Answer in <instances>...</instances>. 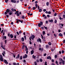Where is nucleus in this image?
Wrapping results in <instances>:
<instances>
[{
    "instance_id": "obj_1",
    "label": "nucleus",
    "mask_w": 65,
    "mask_h": 65,
    "mask_svg": "<svg viewBox=\"0 0 65 65\" xmlns=\"http://www.w3.org/2000/svg\"><path fill=\"white\" fill-rule=\"evenodd\" d=\"M39 62H40L39 60V59H37L36 60V61H35L34 62V64L35 65H37V63H39Z\"/></svg>"
},
{
    "instance_id": "obj_2",
    "label": "nucleus",
    "mask_w": 65,
    "mask_h": 65,
    "mask_svg": "<svg viewBox=\"0 0 65 65\" xmlns=\"http://www.w3.org/2000/svg\"><path fill=\"white\" fill-rule=\"evenodd\" d=\"M9 11H10V10H9V9H7L6 11L5 12V14H7L9 12Z\"/></svg>"
},
{
    "instance_id": "obj_3",
    "label": "nucleus",
    "mask_w": 65,
    "mask_h": 65,
    "mask_svg": "<svg viewBox=\"0 0 65 65\" xmlns=\"http://www.w3.org/2000/svg\"><path fill=\"white\" fill-rule=\"evenodd\" d=\"M43 25V23L41 21L40 22V23H39L38 24V26L39 27H40L41 26H42Z\"/></svg>"
},
{
    "instance_id": "obj_4",
    "label": "nucleus",
    "mask_w": 65,
    "mask_h": 65,
    "mask_svg": "<svg viewBox=\"0 0 65 65\" xmlns=\"http://www.w3.org/2000/svg\"><path fill=\"white\" fill-rule=\"evenodd\" d=\"M19 11H17L15 12L14 13L15 14H16L17 13V15H18V16H19L20 15V14H19Z\"/></svg>"
},
{
    "instance_id": "obj_5",
    "label": "nucleus",
    "mask_w": 65,
    "mask_h": 65,
    "mask_svg": "<svg viewBox=\"0 0 65 65\" xmlns=\"http://www.w3.org/2000/svg\"><path fill=\"white\" fill-rule=\"evenodd\" d=\"M30 38L31 39H32L33 40H34V39H33L35 38V36H34V35H32L31 36Z\"/></svg>"
},
{
    "instance_id": "obj_6",
    "label": "nucleus",
    "mask_w": 65,
    "mask_h": 65,
    "mask_svg": "<svg viewBox=\"0 0 65 65\" xmlns=\"http://www.w3.org/2000/svg\"><path fill=\"white\" fill-rule=\"evenodd\" d=\"M4 62L6 64V65H7V64H8V62H7V60H4Z\"/></svg>"
},
{
    "instance_id": "obj_7",
    "label": "nucleus",
    "mask_w": 65,
    "mask_h": 65,
    "mask_svg": "<svg viewBox=\"0 0 65 65\" xmlns=\"http://www.w3.org/2000/svg\"><path fill=\"white\" fill-rule=\"evenodd\" d=\"M11 2L12 3H15L17 2V1L15 0H11Z\"/></svg>"
},
{
    "instance_id": "obj_8",
    "label": "nucleus",
    "mask_w": 65,
    "mask_h": 65,
    "mask_svg": "<svg viewBox=\"0 0 65 65\" xmlns=\"http://www.w3.org/2000/svg\"><path fill=\"white\" fill-rule=\"evenodd\" d=\"M42 39H43V40L44 41H45V40H44L43 39H45V37H43V36H42Z\"/></svg>"
},
{
    "instance_id": "obj_9",
    "label": "nucleus",
    "mask_w": 65,
    "mask_h": 65,
    "mask_svg": "<svg viewBox=\"0 0 65 65\" xmlns=\"http://www.w3.org/2000/svg\"><path fill=\"white\" fill-rule=\"evenodd\" d=\"M0 60L2 62H3V57H1L0 58Z\"/></svg>"
},
{
    "instance_id": "obj_10",
    "label": "nucleus",
    "mask_w": 65,
    "mask_h": 65,
    "mask_svg": "<svg viewBox=\"0 0 65 65\" xmlns=\"http://www.w3.org/2000/svg\"><path fill=\"white\" fill-rule=\"evenodd\" d=\"M61 59V61H62V63L63 65H64L65 64V63L64 62V61L62 59Z\"/></svg>"
},
{
    "instance_id": "obj_11",
    "label": "nucleus",
    "mask_w": 65,
    "mask_h": 65,
    "mask_svg": "<svg viewBox=\"0 0 65 65\" xmlns=\"http://www.w3.org/2000/svg\"><path fill=\"white\" fill-rule=\"evenodd\" d=\"M37 41L38 42H39V41L40 42H41V39L40 38H39V39H38L37 40Z\"/></svg>"
},
{
    "instance_id": "obj_12",
    "label": "nucleus",
    "mask_w": 65,
    "mask_h": 65,
    "mask_svg": "<svg viewBox=\"0 0 65 65\" xmlns=\"http://www.w3.org/2000/svg\"><path fill=\"white\" fill-rule=\"evenodd\" d=\"M10 38H12L13 37V36L12 34H11L10 35Z\"/></svg>"
},
{
    "instance_id": "obj_13",
    "label": "nucleus",
    "mask_w": 65,
    "mask_h": 65,
    "mask_svg": "<svg viewBox=\"0 0 65 65\" xmlns=\"http://www.w3.org/2000/svg\"><path fill=\"white\" fill-rule=\"evenodd\" d=\"M59 36H61V37H62L63 36V35H62V34L61 33H59Z\"/></svg>"
},
{
    "instance_id": "obj_14",
    "label": "nucleus",
    "mask_w": 65,
    "mask_h": 65,
    "mask_svg": "<svg viewBox=\"0 0 65 65\" xmlns=\"http://www.w3.org/2000/svg\"><path fill=\"white\" fill-rule=\"evenodd\" d=\"M31 55H32L34 53V50H32L31 51Z\"/></svg>"
},
{
    "instance_id": "obj_15",
    "label": "nucleus",
    "mask_w": 65,
    "mask_h": 65,
    "mask_svg": "<svg viewBox=\"0 0 65 65\" xmlns=\"http://www.w3.org/2000/svg\"><path fill=\"white\" fill-rule=\"evenodd\" d=\"M45 34V31H43L42 32V35H44Z\"/></svg>"
},
{
    "instance_id": "obj_16",
    "label": "nucleus",
    "mask_w": 65,
    "mask_h": 65,
    "mask_svg": "<svg viewBox=\"0 0 65 65\" xmlns=\"http://www.w3.org/2000/svg\"><path fill=\"white\" fill-rule=\"evenodd\" d=\"M46 5L47 6H49V3L48 2H47L46 3Z\"/></svg>"
},
{
    "instance_id": "obj_17",
    "label": "nucleus",
    "mask_w": 65,
    "mask_h": 65,
    "mask_svg": "<svg viewBox=\"0 0 65 65\" xmlns=\"http://www.w3.org/2000/svg\"><path fill=\"white\" fill-rule=\"evenodd\" d=\"M21 40L22 41H24V38L22 37L21 39Z\"/></svg>"
},
{
    "instance_id": "obj_18",
    "label": "nucleus",
    "mask_w": 65,
    "mask_h": 65,
    "mask_svg": "<svg viewBox=\"0 0 65 65\" xmlns=\"http://www.w3.org/2000/svg\"><path fill=\"white\" fill-rule=\"evenodd\" d=\"M23 62L25 64H26V60H25L24 59L23 60Z\"/></svg>"
},
{
    "instance_id": "obj_19",
    "label": "nucleus",
    "mask_w": 65,
    "mask_h": 65,
    "mask_svg": "<svg viewBox=\"0 0 65 65\" xmlns=\"http://www.w3.org/2000/svg\"><path fill=\"white\" fill-rule=\"evenodd\" d=\"M40 61L41 62H42V61H43V60H42V59L40 58L39 59Z\"/></svg>"
},
{
    "instance_id": "obj_20",
    "label": "nucleus",
    "mask_w": 65,
    "mask_h": 65,
    "mask_svg": "<svg viewBox=\"0 0 65 65\" xmlns=\"http://www.w3.org/2000/svg\"><path fill=\"white\" fill-rule=\"evenodd\" d=\"M46 48H48V47H49V45H46Z\"/></svg>"
},
{
    "instance_id": "obj_21",
    "label": "nucleus",
    "mask_w": 65,
    "mask_h": 65,
    "mask_svg": "<svg viewBox=\"0 0 65 65\" xmlns=\"http://www.w3.org/2000/svg\"><path fill=\"white\" fill-rule=\"evenodd\" d=\"M47 59H50V60H51V57H47Z\"/></svg>"
},
{
    "instance_id": "obj_22",
    "label": "nucleus",
    "mask_w": 65,
    "mask_h": 65,
    "mask_svg": "<svg viewBox=\"0 0 65 65\" xmlns=\"http://www.w3.org/2000/svg\"><path fill=\"white\" fill-rule=\"evenodd\" d=\"M49 22H53V20H49Z\"/></svg>"
},
{
    "instance_id": "obj_23",
    "label": "nucleus",
    "mask_w": 65,
    "mask_h": 65,
    "mask_svg": "<svg viewBox=\"0 0 65 65\" xmlns=\"http://www.w3.org/2000/svg\"><path fill=\"white\" fill-rule=\"evenodd\" d=\"M39 12H41L42 11V9H40L39 10Z\"/></svg>"
},
{
    "instance_id": "obj_24",
    "label": "nucleus",
    "mask_w": 65,
    "mask_h": 65,
    "mask_svg": "<svg viewBox=\"0 0 65 65\" xmlns=\"http://www.w3.org/2000/svg\"><path fill=\"white\" fill-rule=\"evenodd\" d=\"M35 6H36V8H37V6H38V5H37V4H36L35 5Z\"/></svg>"
},
{
    "instance_id": "obj_25",
    "label": "nucleus",
    "mask_w": 65,
    "mask_h": 65,
    "mask_svg": "<svg viewBox=\"0 0 65 65\" xmlns=\"http://www.w3.org/2000/svg\"><path fill=\"white\" fill-rule=\"evenodd\" d=\"M22 18V19H25V17L24 16V15L22 16L21 17Z\"/></svg>"
},
{
    "instance_id": "obj_26",
    "label": "nucleus",
    "mask_w": 65,
    "mask_h": 65,
    "mask_svg": "<svg viewBox=\"0 0 65 65\" xmlns=\"http://www.w3.org/2000/svg\"><path fill=\"white\" fill-rule=\"evenodd\" d=\"M48 14H51V11H49L48 12Z\"/></svg>"
},
{
    "instance_id": "obj_27",
    "label": "nucleus",
    "mask_w": 65,
    "mask_h": 65,
    "mask_svg": "<svg viewBox=\"0 0 65 65\" xmlns=\"http://www.w3.org/2000/svg\"><path fill=\"white\" fill-rule=\"evenodd\" d=\"M13 64L14 65H17V64L15 62H13Z\"/></svg>"
},
{
    "instance_id": "obj_28",
    "label": "nucleus",
    "mask_w": 65,
    "mask_h": 65,
    "mask_svg": "<svg viewBox=\"0 0 65 65\" xmlns=\"http://www.w3.org/2000/svg\"><path fill=\"white\" fill-rule=\"evenodd\" d=\"M4 38L5 39H6V36H5L3 38V39H4Z\"/></svg>"
},
{
    "instance_id": "obj_29",
    "label": "nucleus",
    "mask_w": 65,
    "mask_h": 65,
    "mask_svg": "<svg viewBox=\"0 0 65 65\" xmlns=\"http://www.w3.org/2000/svg\"><path fill=\"white\" fill-rule=\"evenodd\" d=\"M28 57V55L27 54H25V56L24 57Z\"/></svg>"
},
{
    "instance_id": "obj_30",
    "label": "nucleus",
    "mask_w": 65,
    "mask_h": 65,
    "mask_svg": "<svg viewBox=\"0 0 65 65\" xmlns=\"http://www.w3.org/2000/svg\"><path fill=\"white\" fill-rule=\"evenodd\" d=\"M48 44L49 45H51V42H49L48 43Z\"/></svg>"
},
{
    "instance_id": "obj_31",
    "label": "nucleus",
    "mask_w": 65,
    "mask_h": 65,
    "mask_svg": "<svg viewBox=\"0 0 65 65\" xmlns=\"http://www.w3.org/2000/svg\"><path fill=\"white\" fill-rule=\"evenodd\" d=\"M5 44H6V43H7V40H5Z\"/></svg>"
},
{
    "instance_id": "obj_32",
    "label": "nucleus",
    "mask_w": 65,
    "mask_h": 65,
    "mask_svg": "<svg viewBox=\"0 0 65 65\" xmlns=\"http://www.w3.org/2000/svg\"><path fill=\"white\" fill-rule=\"evenodd\" d=\"M24 47H25V45H24L22 47V48L23 49H24Z\"/></svg>"
},
{
    "instance_id": "obj_33",
    "label": "nucleus",
    "mask_w": 65,
    "mask_h": 65,
    "mask_svg": "<svg viewBox=\"0 0 65 65\" xmlns=\"http://www.w3.org/2000/svg\"><path fill=\"white\" fill-rule=\"evenodd\" d=\"M54 22H55V23H57V20L55 19L54 21Z\"/></svg>"
},
{
    "instance_id": "obj_34",
    "label": "nucleus",
    "mask_w": 65,
    "mask_h": 65,
    "mask_svg": "<svg viewBox=\"0 0 65 65\" xmlns=\"http://www.w3.org/2000/svg\"><path fill=\"white\" fill-rule=\"evenodd\" d=\"M11 10H12V11H13H13H14V9H13V8H12L11 9Z\"/></svg>"
},
{
    "instance_id": "obj_35",
    "label": "nucleus",
    "mask_w": 65,
    "mask_h": 65,
    "mask_svg": "<svg viewBox=\"0 0 65 65\" xmlns=\"http://www.w3.org/2000/svg\"><path fill=\"white\" fill-rule=\"evenodd\" d=\"M62 54H63V53H64V50H62Z\"/></svg>"
},
{
    "instance_id": "obj_36",
    "label": "nucleus",
    "mask_w": 65,
    "mask_h": 65,
    "mask_svg": "<svg viewBox=\"0 0 65 65\" xmlns=\"http://www.w3.org/2000/svg\"><path fill=\"white\" fill-rule=\"evenodd\" d=\"M44 28L45 29H47V27H45V26H44Z\"/></svg>"
},
{
    "instance_id": "obj_37",
    "label": "nucleus",
    "mask_w": 65,
    "mask_h": 65,
    "mask_svg": "<svg viewBox=\"0 0 65 65\" xmlns=\"http://www.w3.org/2000/svg\"><path fill=\"white\" fill-rule=\"evenodd\" d=\"M24 37L25 40H26V36H25Z\"/></svg>"
},
{
    "instance_id": "obj_38",
    "label": "nucleus",
    "mask_w": 65,
    "mask_h": 65,
    "mask_svg": "<svg viewBox=\"0 0 65 65\" xmlns=\"http://www.w3.org/2000/svg\"><path fill=\"white\" fill-rule=\"evenodd\" d=\"M45 65H47V62L46 61L45 62Z\"/></svg>"
},
{
    "instance_id": "obj_39",
    "label": "nucleus",
    "mask_w": 65,
    "mask_h": 65,
    "mask_svg": "<svg viewBox=\"0 0 65 65\" xmlns=\"http://www.w3.org/2000/svg\"><path fill=\"white\" fill-rule=\"evenodd\" d=\"M9 15H11V14H12V12H10L9 13Z\"/></svg>"
},
{
    "instance_id": "obj_40",
    "label": "nucleus",
    "mask_w": 65,
    "mask_h": 65,
    "mask_svg": "<svg viewBox=\"0 0 65 65\" xmlns=\"http://www.w3.org/2000/svg\"><path fill=\"white\" fill-rule=\"evenodd\" d=\"M8 0H5V2L6 3H7L8 2Z\"/></svg>"
},
{
    "instance_id": "obj_41",
    "label": "nucleus",
    "mask_w": 65,
    "mask_h": 65,
    "mask_svg": "<svg viewBox=\"0 0 65 65\" xmlns=\"http://www.w3.org/2000/svg\"><path fill=\"white\" fill-rule=\"evenodd\" d=\"M55 63H56V64H58V61H56Z\"/></svg>"
},
{
    "instance_id": "obj_42",
    "label": "nucleus",
    "mask_w": 65,
    "mask_h": 65,
    "mask_svg": "<svg viewBox=\"0 0 65 65\" xmlns=\"http://www.w3.org/2000/svg\"><path fill=\"white\" fill-rule=\"evenodd\" d=\"M20 57V55L19 54H18L17 55V57Z\"/></svg>"
},
{
    "instance_id": "obj_43",
    "label": "nucleus",
    "mask_w": 65,
    "mask_h": 65,
    "mask_svg": "<svg viewBox=\"0 0 65 65\" xmlns=\"http://www.w3.org/2000/svg\"><path fill=\"white\" fill-rule=\"evenodd\" d=\"M47 16L48 18H50V16L48 14L47 15Z\"/></svg>"
},
{
    "instance_id": "obj_44",
    "label": "nucleus",
    "mask_w": 65,
    "mask_h": 65,
    "mask_svg": "<svg viewBox=\"0 0 65 65\" xmlns=\"http://www.w3.org/2000/svg\"><path fill=\"white\" fill-rule=\"evenodd\" d=\"M32 9H33V10H35V7H33Z\"/></svg>"
},
{
    "instance_id": "obj_45",
    "label": "nucleus",
    "mask_w": 65,
    "mask_h": 65,
    "mask_svg": "<svg viewBox=\"0 0 65 65\" xmlns=\"http://www.w3.org/2000/svg\"><path fill=\"white\" fill-rule=\"evenodd\" d=\"M15 59H20V57H16Z\"/></svg>"
},
{
    "instance_id": "obj_46",
    "label": "nucleus",
    "mask_w": 65,
    "mask_h": 65,
    "mask_svg": "<svg viewBox=\"0 0 65 65\" xmlns=\"http://www.w3.org/2000/svg\"><path fill=\"white\" fill-rule=\"evenodd\" d=\"M46 53H45L44 54V56H46Z\"/></svg>"
},
{
    "instance_id": "obj_47",
    "label": "nucleus",
    "mask_w": 65,
    "mask_h": 65,
    "mask_svg": "<svg viewBox=\"0 0 65 65\" xmlns=\"http://www.w3.org/2000/svg\"><path fill=\"white\" fill-rule=\"evenodd\" d=\"M63 18H65V14H63Z\"/></svg>"
},
{
    "instance_id": "obj_48",
    "label": "nucleus",
    "mask_w": 65,
    "mask_h": 65,
    "mask_svg": "<svg viewBox=\"0 0 65 65\" xmlns=\"http://www.w3.org/2000/svg\"><path fill=\"white\" fill-rule=\"evenodd\" d=\"M46 10L45 9H44L43 10V11L45 12V11H46Z\"/></svg>"
},
{
    "instance_id": "obj_49",
    "label": "nucleus",
    "mask_w": 65,
    "mask_h": 65,
    "mask_svg": "<svg viewBox=\"0 0 65 65\" xmlns=\"http://www.w3.org/2000/svg\"><path fill=\"white\" fill-rule=\"evenodd\" d=\"M52 62H54V59H52Z\"/></svg>"
},
{
    "instance_id": "obj_50",
    "label": "nucleus",
    "mask_w": 65,
    "mask_h": 65,
    "mask_svg": "<svg viewBox=\"0 0 65 65\" xmlns=\"http://www.w3.org/2000/svg\"><path fill=\"white\" fill-rule=\"evenodd\" d=\"M59 19L60 20H63V19L61 17H60Z\"/></svg>"
},
{
    "instance_id": "obj_51",
    "label": "nucleus",
    "mask_w": 65,
    "mask_h": 65,
    "mask_svg": "<svg viewBox=\"0 0 65 65\" xmlns=\"http://www.w3.org/2000/svg\"><path fill=\"white\" fill-rule=\"evenodd\" d=\"M17 3H19V0H18L17 1Z\"/></svg>"
},
{
    "instance_id": "obj_52",
    "label": "nucleus",
    "mask_w": 65,
    "mask_h": 65,
    "mask_svg": "<svg viewBox=\"0 0 65 65\" xmlns=\"http://www.w3.org/2000/svg\"><path fill=\"white\" fill-rule=\"evenodd\" d=\"M38 2L37 1H36V2H35V3H36V4H37Z\"/></svg>"
},
{
    "instance_id": "obj_53",
    "label": "nucleus",
    "mask_w": 65,
    "mask_h": 65,
    "mask_svg": "<svg viewBox=\"0 0 65 65\" xmlns=\"http://www.w3.org/2000/svg\"><path fill=\"white\" fill-rule=\"evenodd\" d=\"M45 15L44 14H43V16H42V17H45Z\"/></svg>"
},
{
    "instance_id": "obj_54",
    "label": "nucleus",
    "mask_w": 65,
    "mask_h": 65,
    "mask_svg": "<svg viewBox=\"0 0 65 65\" xmlns=\"http://www.w3.org/2000/svg\"><path fill=\"white\" fill-rule=\"evenodd\" d=\"M29 44H32V43L30 41Z\"/></svg>"
},
{
    "instance_id": "obj_55",
    "label": "nucleus",
    "mask_w": 65,
    "mask_h": 65,
    "mask_svg": "<svg viewBox=\"0 0 65 65\" xmlns=\"http://www.w3.org/2000/svg\"><path fill=\"white\" fill-rule=\"evenodd\" d=\"M45 13H48V12H47V11H46V12H45Z\"/></svg>"
},
{
    "instance_id": "obj_56",
    "label": "nucleus",
    "mask_w": 65,
    "mask_h": 65,
    "mask_svg": "<svg viewBox=\"0 0 65 65\" xmlns=\"http://www.w3.org/2000/svg\"><path fill=\"white\" fill-rule=\"evenodd\" d=\"M3 30H2L1 31V33H3Z\"/></svg>"
},
{
    "instance_id": "obj_57",
    "label": "nucleus",
    "mask_w": 65,
    "mask_h": 65,
    "mask_svg": "<svg viewBox=\"0 0 65 65\" xmlns=\"http://www.w3.org/2000/svg\"><path fill=\"white\" fill-rule=\"evenodd\" d=\"M54 15L55 16H56V15H57V13H55L54 14Z\"/></svg>"
},
{
    "instance_id": "obj_58",
    "label": "nucleus",
    "mask_w": 65,
    "mask_h": 65,
    "mask_svg": "<svg viewBox=\"0 0 65 65\" xmlns=\"http://www.w3.org/2000/svg\"><path fill=\"white\" fill-rule=\"evenodd\" d=\"M46 24H47V23H48V21H46Z\"/></svg>"
},
{
    "instance_id": "obj_59",
    "label": "nucleus",
    "mask_w": 65,
    "mask_h": 65,
    "mask_svg": "<svg viewBox=\"0 0 65 65\" xmlns=\"http://www.w3.org/2000/svg\"><path fill=\"white\" fill-rule=\"evenodd\" d=\"M59 54H61V51H59Z\"/></svg>"
},
{
    "instance_id": "obj_60",
    "label": "nucleus",
    "mask_w": 65,
    "mask_h": 65,
    "mask_svg": "<svg viewBox=\"0 0 65 65\" xmlns=\"http://www.w3.org/2000/svg\"><path fill=\"white\" fill-rule=\"evenodd\" d=\"M11 24L12 25H13V23L12 22L11 23Z\"/></svg>"
},
{
    "instance_id": "obj_61",
    "label": "nucleus",
    "mask_w": 65,
    "mask_h": 65,
    "mask_svg": "<svg viewBox=\"0 0 65 65\" xmlns=\"http://www.w3.org/2000/svg\"><path fill=\"white\" fill-rule=\"evenodd\" d=\"M39 51H41V48H39Z\"/></svg>"
},
{
    "instance_id": "obj_62",
    "label": "nucleus",
    "mask_w": 65,
    "mask_h": 65,
    "mask_svg": "<svg viewBox=\"0 0 65 65\" xmlns=\"http://www.w3.org/2000/svg\"><path fill=\"white\" fill-rule=\"evenodd\" d=\"M17 33L18 35H19V32H17Z\"/></svg>"
},
{
    "instance_id": "obj_63",
    "label": "nucleus",
    "mask_w": 65,
    "mask_h": 65,
    "mask_svg": "<svg viewBox=\"0 0 65 65\" xmlns=\"http://www.w3.org/2000/svg\"><path fill=\"white\" fill-rule=\"evenodd\" d=\"M63 43H65V40H63Z\"/></svg>"
},
{
    "instance_id": "obj_64",
    "label": "nucleus",
    "mask_w": 65,
    "mask_h": 65,
    "mask_svg": "<svg viewBox=\"0 0 65 65\" xmlns=\"http://www.w3.org/2000/svg\"><path fill=\"white\" fill-rule=\"evenodd\" d=\"M55 57H57V55H55Z\"/></svg>"
}]
</instances>
